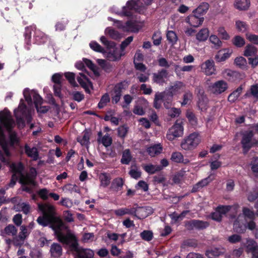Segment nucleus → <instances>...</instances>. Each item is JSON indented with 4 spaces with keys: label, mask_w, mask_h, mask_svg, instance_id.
<instances>
[{
    "label": "nucleus",
    "mask_w": 258,
    "mask_h": 258,
    "mask_svg": "<svg viewBox=\"0 0 258 258\" xmlns=\"http://www.w3.org/2000/svg\"><path fill=\"white\" fill-rule=\"evenodd\" d=\"M50 253L53 257H59L62 254L61 246L57 243H53L50 246Z\"/></svg>",
    "instance_id": "nucleus-24"
},
{
    "label": "nucleus",
    "mask_w": 258,
    "mask_h": 258,
    "mask_svg": "<svg viewBox=\"0 0 258 258\" xmlns=\"http://www.w3.org/2000/svg\"><path fill=\"white\" fill-rule=\"evenodd\" d=\"M221 254V251L218 248L211 249L207 250L206 254L209 258H214L218 256Z\"/></svg>",
    "instance_id": "nucleus-63"
},
{
    "label": "nucleus",
    "mask_w": 258,
    "mask_h": 258,
    "mask_svg": "<svg viewBox=\"0 0 258 258\" xmlns=\"http://www.w3.org/2000/svg\"><path fill=\"white\" fill-rule=\"evenodd\" d=\"M204 20L203 17L201 16L197 13H192L189 15L185 19L186 22L188 23L191 26L194 27H198L202 24Z\"/></svg>",
    "instance_id": "nucleus-15"
},
{
    "label": "nucleus",
    "mask_w": 258,
    "mask_h": 258,
    "mask_svg": "<svg viewBox=\"0 0 258 258\" xmlns=\"http://www.w3.org/2000/svg\"><path fill=\"white\" fill-rule=\"evenodd\" d=\"M0 123L9 132V145L14 147L15 144L19 143V140L16 132L12 130L15 122L9 111H0Z\"/></svg>",
    "instance_id": "nucleus-2"
},
{
    "label": "nucleus",
    "mask_w": 258,
    "mask_h": 258,
    "mask_svg": "<svg viewBox=\"0 0 258 258\" xmlns=\"http://www.w3.org/2000/svg\"><path fill=\"white\" fill-rule=\"evenodd\" d=\"M25 153L27 156L32 158L34 161H36L39 158V153L37 149L34 147L30 148L28 144L24 146Z\"/></svg>",
    "instance_id": "nucleus-23"
},
{
    "label": "nucleus",
    "mask_w": 258,
    "mask_h": 258,
    "mask_svg": "<svg viewBox=\"0 0 258 258\" xmlns=\"http://www.w3.org/2000/svg\"><path fill=\"white\" fill-rule=\"evenodd\" d=\"M232 206L230 205H219L216 208V211L218 212L222 216L227 214L231 209Z\"/></svg>",
    "instance_id": "nucleus-60"
},
{
    "label": "nucleus",
    "mask_w": 258,
    "mask_h": 258,
    "mask_svg": "<svg viewBox=\"0 0 258 258\" xmlns=\"http://www.w3.org/2000/svg\"><path fill=\"white\" fill-rule=\"evenodd\" d=\"M101 143L104 146L108 147L112 144V139L108 134H106L102 138Z\"/></svg>",
    "instance_id": "nucleus-62"
},
{
    "label": "nucleus",
    "mask_w": 258,
    "mask_h": 258,
    "mask_svg": "<svg viewBox=\"0 0 258 258\" xmlns=\"http://www.w3.org/2000/svg\"><path fill=\"white\" fill-rule=\"evenodd\" d=\"M170 159L176 163H181L183 162V156L178 152H173L171 154Z\"/></svg>",
    "instance_id": "nucleus-54"
},
{
    "label": "nucleus",
    "mask_w": 258,
    "mask_h": 258,
    "mask_svg": "<svg viewBox=\"0 0 258 258\" xmlns=\"http://www.w3.org/2000/svg\"><path fill=\"white\" fill-rule=\"evenodd\" d=\"M253 97L258 100V84H255L250 86L249 90H247L243 95L244 98Z\"/></svg>",
    "instance_id": "nucleus-25"
},
{
    "label": "nucleus",
    "mask_w": 258,
    "mask_h": 258,
    "mask_svg": "<svg viewBox=\"0 0 258 258\" xmlns=\"http://www.w3.org/2000/svg\"><path fill=\"white\" fill-rule=\"evenodd\" d=\"M140 236L142 239L147 241H151L153 238V232L149 230H144L141 233Z\"/></svg>",
    "instance_id": "nucleus-59"
},
{
    "label": "nucleus",
    "mask_w": 258,
    "mask_h": 258,
    "mask_svg": "<svg viewBox=\"0 0 258 258\" xmlns=\"http://www.w3.org/2000/svg\"><path fill=\"white\" fill-rule=\"evenodd\" d=\"M110 100L109 94L106 93H105L101 97L100 101L98 104V107L99 109H102L106 106L107 103L109 102Z\"/></svg>",
    "instance_id": "nucleus-47"
},
{
    "label": "nucleus",
    "mask_w": 258,
    "mask_h": 258,
    "mask_svg": "<svg viewBox=\"0 0 258 258\" xmlns=\"http://www.w3.org/2000/svg\"><path fill=\"white\" fill-rule=\"evenodd\" d=\"M209 9V5L208 3L204 2L201 4L199 6L192 11L193 13H197L202 17L207 13Z\"/></svg>",
    "instance_id": "nucleus-30"
},
{
    "label": "nucleus",
    "mask_w": 258,
    "mask_h": 258,
    "mask_svg": "<svg viewBox=\"0 0 258 258\" xmlns=\"http://www.w3.org/2000/svg\"><path fill=\"white\" fill-rule=\"evenodd\" d=\"M232 53V51L229 48L222 49L218 51L215 56V59L218 62L224 61L230 57Z\"/></svg>",
    "instance_id": "nucleus-17"
},
{
    "label": "nucleus",
    "mask_w": 258,
    "mask_h": 258,
    "mask_svg": "<svg viewBox=\"0 0 258 258\" xmlns=\"http://www.w3.org/2000/svg\"><path fill=\"white\" fill-rule=\"evenodd\" d=\"M183 134V126L182 122L177 120L174 125L170 128L166 134V138L169 141H173L175 138L182 136Z\"/></svg>",
    "instance_id": "nucleus-9"
},
{
    "label": "nucleus",
    "mask_w": 258,
    "mask_h": 258,
    "mask_svg": "<svg viewBox=\"0 0 258 258\" xmlns=\"http://www.w3.org/2000/svg\"><path fill=\"white\" fill-rule=\"evenodd\" d=\"M135 206H136L135 217L139 219L147 217L149 214L148 211L151 210L149 207H139L137 204H135Z\"/></svg>",
    "instance_id": "nucleus-22"
},
{
    "label": "nucleus",
    "mask_w": 258,
    "mask_h": 258,
    "mask_svg": "<svg viewBox=\"0 0 258 258\" xmlns=\"http://www.w3.org/2000/svg\"><path fill=\"white\" fill-rule=\"evenodd\" d=\"M19 182L22 184V185H35V181L34 178L31 177L29 175L25 176L23 174L22 176H21L19 180Z\"/></svg>",
    "instance_id": "nucleus-35"
},
{
    "label": "nucleus",
    "mask_w": 258,
    "mask_h": 258,
    "mask_svg": "<svg viewBox=\"0 0 258 258\" xmlns=\"http://www.w3.org/2000/svg\"><path fill=\"white\" fill-rule=\"evenodd\" d=\"M210 88L214 94L218 95L224 92L228 89V84L223 80H219L212 84Z\"/></svg>",
    "instance_id": "nucleus-14"
},
{
    "label": "nucleus",
    "mask_w": 258,
    "mask_h": 258,
    "mask_svg": "<svg viewBox=\"0 0 258 258\" xmlns=\"http://www.w3.org/2000/svg\"><path fill=\"white\" fill-rule=\"evenodd\" d=\"M242 213L245 217L247 218L249 220H255V213L253 210H251L247 207L242 208Z\"/></svg>",
    "instance_id": "nucleus-49"
},
{
    "label": "nucleus",
    "mask_w": 258,
    "mask_h": 258,
    "mask_svg": "<svg viewBox=\"0 0 258 258\" xmlns=\"http://www.w3.org/2000/svg\"><path fill=\"white\" fill-rule=\"evenodd\" d=\"M105 54L106 58L109 61H116L120 59L121 56L124 55V53L120 52L117 48H113L112 50H110L108 52L106 51Z\"/></svg>",
    "instance_id": "nucleus-18"
},
{
    "label": "nucleus",
    "mask_w": 258,
    "mask_h": 258,
    "mask_svg": "<svg viewBox=\"0 0 258 258\" xmlns=\"http://www.w3.org/2000/svg\"><path fill=\"white\" fill-rule=\"evenodd\" d=\"M257 49L251 44H247L244 49L243 55L245 56H252L257 55Z\"/></svg>",
    "instance_id": "nucleus-33"
},
{
    "label": "nucleus",
    "mask_w": 258,
    "mask_h": 258,
    "mask_svg": "<svg viewBox=\"0 0 258 258\" xmlns=\"http://www.w3.org/2000/svg\"><path fill=\"white\" fill-rule=\"evenodd\" d=\"M209 226V222L200 220L192 219L185 222V227L188 230H192L194 229L198 230H203Z\"/></svg>",
    "instance_id": "nucleus-12"
},
{
    "label": "nucleus",
    "mask_w": 258,
    "mask_h": 258,
    "mask_svg": "<svg viewBox=\"0 0 258 258\" xmlns=\"http://www.w3.org/2000/svg\"><path fill=\"white\" fill-rule=\"evenodd\" d=\"M0 145L4 151L3 152L0 150V161L6 165H9L12 156V153L9 148V143L4 140L0 143Z\"/></svg>",
    "instance_id": "nucleus-11"
},
{
    "label": "nucleus",
    "mask_w": 258,
    "mask_h": 258,
    "mask_svg": "<svg viewBox=\"0 0 258 258\" xmlns=\"http://www.w3.org/2000/svg\"><path fill=\"white\" fill-rule=\"evenodd\" d=\"M39 210L42 213L43 215H45L57 222L63 224V222L61 218L56 216L55 207L49 204H38Z\"/></svg>",
    "instance_id": "nucleus-7"
},
{
    "label": "nucleus",
    "mask_w": 258,
    "mask_h": 258,
    "mask_svg": "<svg viewBox=\"0 0 258 258\" xmlns=\"http://www.w3.org/2000/svg\"><path fill=\"white\" fill-rule=\"evenodd\" d=\"M132 159V156L130 150L128 149L124 150L122 152L120 162L122 164L128 165Z\"/></svg>",
    "instance_id": "nucleus-36"
},
{
    "label": "nucleus",
    "mask_w": 258,
    "mask_h": 258,
    "mask_svg": "<svg viewBox=\"0 0 258 258\" xmlns=\"http://www.w3.org/2000/svg\"><path fill=\"white\" fill-rule=\"evenodd\" d=\"M138 3L135 0H130L127 2L126 5L122 7L121 11L119 13L121 16L131 17L133 16V11H136L139 13H143V10L137 9Z\"/></svg>",
    "instance_id": "nucleus-10"
},
{
    "label": "nucleus",
    "mask_w": 258,
    "mask_h": 258,
    "mask_svg": "<svg viewBox=\"0 0 258 258\" xmlns=\"http://www.w3.org/2000/svg\"><path fill=\"white\" fill-rule=\"evenodd\" d=\"M242 151L244 154H247L251 148L258 146V140L253 139V132L251 130L246 131L241 134Z\"/></svg>",
    "instance_id": "nucleus-5"
},
{
    "label": "nucleus",
    "mask_w": 258,
    "mask_h": 258,
    "mask_svg": "<svg viewBox=\"0 0 258 258\" xmlns=\"http://www.w3.org/2000/svg\"><path fill=\"white\" fill-rule=\"evenodd\" d=\"M128 132V127L125 125H121L117 128V135L119 137L124 139Z\"/></svg>",
    "instance_id": "nucleus-61"
},
{
    "label": "nucleus",
    "mask_w": 258,
    "mask_h": 258,
    "mask_svg": "<svg viewBox=\"0 0 258 258\" xmlns=\"http://www.w3.org/2000/svg\"><path fill=\"white\" fill-rule=\"evenodd\" d=\"M64 77L67 80L69 81L70 84L73 87H78V85L75 81V74L72 72L65 73Z\"/></svg>",
    "instance_id": "nucleus-50"
},
{
    "label": "nucleus",
    "mask_w": 258,
    "mask_h": 258,
    "mask_svg": "<svg viewBox=\"0 0 258 258\" xmlns=\"http://www.w3.org/2000/svg\"><path fill=\"white\" fill-rule=\"evenodd\" d=\"M234 63L241 69H245L247 67L246 60L242 56H239L235 58Z\"/></svg>",
    "instance_id": "nucleus-48"
},
{
    "label": "nucleus",
    "mask_w": 258,
    "mask_h": 258,
    "mask_svg": "<svg viewBox=\"0 0 258 258\" xmlns=\"http://www.w3.org/2000/svg\"><path fill=\"white\" fill-rule=\"evenodd\" d=\"M210 42L214 45L212 47L215 49H219L222 46V42L220 39L215 35H211L209 37Z\"/></svg>",
    "instance_id": "nucleus-39"
},
{
    "label": "nucleus",
    "mask_w": 258,
    "mask_h": 258,
    "mask_svg": "<svg viewBox=\"0 0 258 258\" xmlns=\"http://www.w3.org/2000/svg\"><path fill=\"white\" fill-rule=\"evenodd\" d=\"M167 39L169 43L174 45L176 43L178 37L176 33L172 30L167 31L166 33Z\"/></svg>",
    "instance_id": "nucleus-44"
},
{
    "label": "nucleus",
    "mask_w": 258,
    "mask_h": 258,
    "mask_svg": "<svg viewBox=\"0 0 258 258\" xmlns=\"http://www.w3.org/2000/svg\"><path fill=\"white\" fill-rule=\"evenodd\" d=\"M124 184V180L121 177L114 179L111 183L110 189L115 191L120 190Z\"/></svg>",
    "instance_id": "nucleus-27"
},
{
    "label": "nucleus",
    "mask_w": 258,
    "mask_h": 258,
    "mask_svg": "<svg viewBox=\"0 0 258 258\" xmlns=\"http://www.w3.org/2000/svg\"><path fill=\"white\" fill-rule=\"evenodd\" d=\"M100 40L101 42L105 45L107 49H110L115 47L116 43L113 41L108 40L104 36H101Z\"/></svg>",
    "instance_id": "nucleus-52"
},
{
    "label": "nucleus",
    "mask_w": 258,
    "mask_h": 258,
    "mask_svg": "<svg viewBox=\"0 0 258 258\" xmlns=\"http://www.w3.org/2000/svg\"><path fill=\"white\" fill-rule=\"evenodd\" d=\"M37 222L43 227H46L49 226L54 232L55 234L57 236L58 240L60 241L61 235H64L61 232V227L63 224H61L57 221L45 215H43L42 216H39L37 220Z\"/></svg>",
    "instance_id": "nucleus-4"
},
{
    "label": "nucleus",
    "mask_w": 258,
    "mask_h": 258,
    "mask_svg": "<svg viewBox=\"0 0 258 258\" xmlns=\"http://www.w3.org/2000/svg\"><path fill=\"white\" fill-rule=\"evenodd\" d=\"M71 95L72 96V99L78 102H81L85 98L84 94L82 92L77 91L73 92Z\"/></svg>",
    "instance_id": "nucleus-58"
},
{
    "label": "nucleus",
    "mask_w": 258,
    "mask_h": 258,
    "mask_svg": "<svg viewBox=\"0 0 258 258\" xmlns=\"http://www.w3.org/2000/svg\"><path fill=\"white\" fill-rule=\"evenodd\" d=\"M32 96L34 100L35 107V108H37V106H38L39 105H41L42 104L43 99L36 92H34Z\"/></svg>",
    "instance_id": "nucleus-64"
},
{
    "label": "nucleus",
    "mask_w": 258,
    "mask_h": 258,
    "mask_svg": "<svg viewBox=\"0 0 258 258\" xmlns=\"http://www.w3.org/2000/svg\"><path fill=\"white\" fill-rule=\"evenodd\" d=\"M232 43L236 47L240 48L244 45L245 42L243 37L239 35H236L232 39Z\"/></svg>",
    "instance_id": "nucleus-42"
},
{
    "label": "nucleus",
    "mask_w": 258,
    "mask_h": 258,
    "mask_svg": "<svg viewBox=\"0 0 258 258\" xmlns=\"http://www.w3.org/2000/svg\"><path fill=\"white\" fill-rule=\"evenodd\" d=\"M243 88L239 86L236 90L231 93L228 97V101L230 103L235 102L242 93Z\"/></svg>",
    "instance_id": "nucleus-29"
},
{
    "label": "nucleus",
    "mask_w": 258,
    "mask_h": 258,
    "mask_svg": "<svg viewBox=\"0 0 258 258\" xmlns=\"http://www.w3.org/2000/svg\"><path fill=\"white\" fill-rule=\"evenodd\" d=\"M233 228L237 233H243L246 230V226L237 218L234 222Z\"/></svg>",
    "instance_id": "nucleus-31"
},
{
    "label": "nucleus",
    "mask_w": 258,
    "mask_h": 258,
    "mask_svg": "<svg viewBox=\"0 0 258 258\" xmlns=\"http://www.w3.org/2000/svg\"><path fill=\"white\" fill-rule=\"evenodd\" d=\"M11 168L13 173L18 174L20 176L23 175V172L24 170V166L22 162H20L17 164L13 163L11 166Z\"/></svg>",
    "instance_id": "nucleus-32"
},
{
    "label": "nucleus",
    "mask_w": 258,
    "mask_h": 258,
    "mask_svg": "<svg viewBox=\"0 0 258 258\" xmlns=\"http://www.w3.org/2000/svg\"><path fill=\"white\" fill-rule=\"evenodd\" d=\"M80 76L77 77V80L81 86L84 89L87 93L90 94L91 91L89 88L90 86L93 88V84L90 80L84 74L80 73Z\"/></svg>",
    "instance_id": "nucleus-16"
},
{
    "label": "nucleus",
    "mask_w": 258,
    "mask_h": 258,
    "mask_svg": "<svg viewBox=\"0 0 258 258\" xmlns=\"http://www.w3.org/2000/svg\"><path fill=\"white\" fill-rule=\"evenodd\" d=\"M152 39L154 45L159 46L161 43L162 36L161 33L158 31L154 32Z\"/></svg>",
    "instance_id": "nucleus-57"
},
{
    "label": "nucleus",
    "mask_w": 258,
    "mask_h": 258,
    "mask_svg": "<svg viewBox=\"0 0 258 258\" xmlns=\"http://www.w3.org/2000/svg\"><path fill=\"white\" fill-rule=\"evenodd\" d=\"M208 103V98L206 95L198 98V105L202 111L207 109Z\"/></svg>",
    "instance_id": "nucleus-41"
},
{
    "label": "nucleus",
    "mask_w": 258,
    "mask_h": 258,
    "mask_svg": "<svg viewBox=\"0 0 258 258\" xmlns=\"http://www.w3.org/2000/svg\"><path fill=\"white\" fill-rule=\"evenodd\" d=\"M143 169L146 172H147L149 174H153L156 172L161 171L162 169V167L159 165L148 164L144 166Z\"/></svg>",
    "instance_id": "nucleus-37"
},
{
    "label": "nucleus",
    "mask_w": 258,
    "mask_h": 258,
    "mask_svg": "<svg viewBox=\"0 0 258 258\" xmlns=\"http://www.w3.org/2000/svg\"><path fill=\"white\" fill-rule=\"evenodd\" d=\"M100 40L101 42L105 45L107 49H110L115 47L116 43L113 41L108 40L104 36H101Z\"/></svg>",
    "instance_id": "nucleus-53"
},
{
    "label": "nucleus",
    "mask_w": 258,
    "mask_h": 258,
    "mask_svg": "<svg viewBox=\"0 0 258 258\" xmlns=\"http://www.w3.org/2000/svg\"><path fill=\"white\" fill-rule=\"evenodd\" d=\"M168 76V71L162 69L158 71L157 73L153 74L152 81L154 83L162 85L165 83V79L167 78Z\"/></svg>",
    "instance_id": "nucleus-13"
},
{
    "label": "nucleus",
    "mask_w": 258,
    "mask_h": 258,
    "mask_svg": "<svg viewBox=\"0 0 258 258\" xmlns=\"http://www.w3.org/2000/svg\"><path fill=\"white\" fill-rule=\"evenodd\" d=\"M60 242L69 246L68 251L75 254V258H93L94 251L88 248L79 247L78 240L73 233L68 232L66 235H62Z\"/></svg>",
    "instance_id": "nucleus-1"
},
{
    "label": "nucleus",
    "mask_w": 258,
    "mask_h": 258,
    "mask_svg": "<svg viewBox=\"0 0 258 258\" xmlns=\"http://www.w3.org/2000/svg\"><path fill=\"white\" fill-rule=\"evenodd\" d=\"M4 232L8 235L15 236L17 233V229L14 225L9 224L5 228Z\"/></svg>",
    "instance_id": "nucleus-51"
},
{
    "label": "nucleus",
    "mask_w": 258,
    "mask_h": 258,
    "mask_svg": "<svg viewBox=\"0 0 258 258\" xmlns=\"http://www.w3.org/2000/svg\"><path fill=\"white\" fill-rule=\"evenodd\" d=\"M89 46L92 50L96 52L102 53L103 54H105L106 53L105 49L96 41H91L89 44Z\"/></svg>",
    "instance_id": "nucleus-46"
},
{
    "label": "nucleus",
    "mask_w": 258,
    "mask_h": 258,
    "mask_svg": "<svg viewBox=\"0 0 258 258\" xmlns=\"http://www.w3.org/2000/svg\"><path fill=\"white\" fill-rule=\"evenodd\" d=\"M202 69L204 70L207 75L210 76L215 74L214 61L212 59H208L202 64Z\"/></svg>",
    "instance_id": "nucleus-20"
},
{
    "label": "nucleus",
    "mask_w": 258,
    "mask_h": 258,
    "mask_svg": "<svg viewBox=\"0 0 258 258\" xmlns=\"http://www.w3.org/2000/svg\"><path fill=\"white\" fill-rule=\"evenodd\" d=\"M225 78L229 81L233 82L242 79V75L239 72L227 70L225 73Z\"/></svg>",
    "instance_id": "nucleus-21"
},
{
    "label": "nucleus",
    "mask_w": 258,
    "mask_h": 258,
    "mask_svg": "<svg viewBox=\"0 0 258 258\" xmlns=\"http://www.w3.org/2000/svg\"><path fill=\"white\" fill-rule=\"evenodd\" d=\"M249 0H235V8L239 10H246L250 6Z\"/></svg>",
    "instance_id": "nucleus-34"
},
{
    "label": "nucleus",
    "mask_w": 258,
    "mask_h": 258,
    "mask_svg": "<svg viewBox=\"0 0 258 258\" xmlns=\"http://www.w3.org/2000/svg\"><path fill=\"white\" fill-rule=\"evenodd\" d=\"M21 231L19 232L18 237L21 241H24L29 235L30 231H28L27 227L22 225L20 227Z\"/></svg>",
    "instance_id": "nucleus-45"
},
{
    "label": "nucleus",
    "mask_w": 258,
    "mask_h": 258,
    "mask_svg": "<svg viewBox=\"0 0 258 258\" xmlns=\"http://www.w3.org/2000/svg\"><path fill=\"white\" fill-rule=\"evenodd\" d=\"M63 189V190L69 191L71 193L73 192L79 193L80 192L79 187L75 184H67L64 186Z\"/></svg>",
    "instance_id": "nucleus-55"
},
{
    "label": "nucleus",
    "mask_w": 258,
    "mask_h": 258,
    "mask_svg": "<svg viewBox=\"0 0 258 258\" xmlns=\"http://www.w3.org/2000/svg\"><path fill=\"white\" fill-rule=\"evenodd\" d=\"M201 142L199 134L192 133L185 137L181 142L180 146L182 149L186 151L192 150L197 148Z\"/></svg>",
    "instance_id": "nucleus-6"
},
{
    "label": "nucleus",
    "mask_w": 258,
    "mask_h": 258,
    "mask_svg": "<svg viewBox=\"0 0 258 258\" xmlns=\"http://www.w3.org/2000/svg\"><path fill=\"white\" fill-rule=\"evenodd\" d=\"M250 165L254 176L258 177V157H254L252 158Z\"/></svg>",
    "instance_id": "nucleus-43"
},
{
    "label": "nucleus",
    "mask_w": 258,
    "mask_h": 258,
    "mask_svg": "<svg viewBox=\"0 0 258 258\" xmlns=\"http://www.w3.org/2000/svg\"><path fill=\"white\" fill-rule=\"evenodd\" d=\"M237 30L241 32H245L248 29V25L246 22L241 21H237L235 23Z\"/></svg>",
    "instance_id": "nucleus-56"
},
{
    "label": "nucleus",
    "mask_w": 258,
    "mask_h": 258,
    "mask_svg": "<svg viewBox=\"0 0 258 258\" xmlns=\"http://www.w3.org/2000/svg\"><path fill=\"white\" fill-rule=\"evenodd\" d=\"M14 115L16 119L17 124L19 126L24 127L25 125V117L27 115V106L24 103L22 99L21 100L20 103L17 109L14 110Z\"/></svg>",
    "instance_id": "nucleus-8"
},
{
    "label": "nucleus",
    "mask_w": 258,
    "mask_h": 258,
    "mask_svg": "<svg viewBox=\"0 0 258 258\" xmlns=\"http://www.w3.org/2000/svg\"><path fill=\"white\" fill-rule=\"evenodd\" d=\"M246 247L248 251L251 252L253 257L258 258V246L254 240H248Z\"/></svg>",
    "instance_id": "nucleus-26"
},
{
    "label": "nucleus",
    "mask_w": 258,
    "mask_h": 258,
    "mask_svg": "<svg viewBox=\"0 0 258 258\" xmlns=\"http://www.w3.org/2000/svg\"><path fill=\"white\" fill-rule=\"evenodd\" d=\"M143 26L136 21L128 20L123 27L126 30L133 33H138L142 29Z\"/></svg>",
    "instance_id": "nucleus-19"
},
{
    "label": "nucleus",
    "mask_w": 258,
    "mask_h": 258,
    "mask_svg": "<svg viewBox=\"0 0 258 258\" xmlns=\"http://www.w3.org/2000/svg\"><path fill=\"white\" fill-rule=\"evenodd\" d=\"M209 31L208 28L202 29L196 35V38L199 41H205L208 38Z\"/></svg>",
    "instance_id": "nucleus-38"
},
{
    "label": "nucleus",
    "mask_w": 258,
    "mask_h": 258,
    "mask_svg": "<svg viewBox=\"0 0 258 258\" xmlns=\"http://www.w3.org/2000/svg\"><path fill=\"white\" fill-rule=\"evenodd\" d=\"M99 179L100 180V185L106 187L110 182L111 178L106 173H102L99 176Z\"/></svg>",
    "instance_id": "nucleus-40"
},
{
    "label": "nucleus",
    "mask_w": 258,
    "mask_h": 258,
    "mask_svg": "<svg viewBox=\"0 0 258 258\" xmlns=\"http://www.w3.org/2000/svg\"><path fill=\"white\" fill-rule=\"evenodd\" d=\"M163 148L161 144H155L147 149V152L151 156L154 157L161 153Z\"/></svg>",
    "instance_id": "nucleus-28"
},
{
    "label": "nucleus",
    "mask_w": 258,
    "mask_h": 258,
    "mask_svg": "<svg viewBox=\"0 0 258 258\" xmlns=\"http://www.w3.org/2000/svg\"><path fill=\"white\" fill-rule=\"evenodd\" d=\"M34 31L33 38L34 43L37 44H42L46 43L49 40L48 36L40 30L37 28L36 25H32L25 27L24 36L26 48L29 50L31 45V34Z\"/></svg>",
    "instance_id": "nucleus-3"
}]
</instances>
